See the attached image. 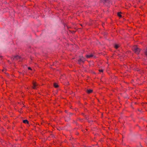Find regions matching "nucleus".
I'll list each match as a JSON object with an SVG mask.
<instances>
[{"label": "nucleus", "instance_id": "1", "mask_svg": "<svg viewBox=\"0 0 147 147\" xmlns=\"http://www.w3.org/2000/svg\"><path fill=\"white\" fill-rule=\"evenodd\" d=\"M133 50L135 53L137 54H138L140 51V49L136 46H134L133 48Z\"/></svg>", "mask_w": 147, "mask_h": 147}, {"label": "nucleus", "instance_id": "2", "mask_svg": "<svg viewBox=\"0 0 147 147\" xmlns=\"http://www.w3.org/2000/svg\"><path fill=\"white\" fill-rule=\"evenodd\" d=\"M33 88L34 89H36L37 88L38 84H36V82H33Z\"/></svg>", "mask_w": 147, "mask_h": 147}, {"label": "nucleus", "instance_id": "3", "mask_svg": "<svg viewBox=\"0 0 147 147\" xmlns=\"http://www.w3.org/2000/svg\"><path fill=\"white\" fill-rule=\"evenodd\" d=\"M93 55L92 54L90 55H86V57L87 58H90L91 57H93Z\"/></svg>", "mask_w": 147, "mask_h": 147}, {"label": "nucleus", "instance_id": "4", "mask_svg": "<svg viewBox=\"0 0 147 147\" xmlns=\"http://www.w3.org/2000/svg\"><path fill=\"white\" fill-rule=\"evenodd\" d=\"M92 90H87V92L88 94H90L92 93Z\"/></svg>", "mask_w": 147, "mask_h": 147}, {"label": "nucleus", "instance_id": "5", "mask_svg": "<svg viewBox=\"0 0 147 147\" xmlns=\"http://www.w3.org/2000/svg\"><path fill=\"white\" fill-rule=\"evenodd\" d=\"M23 122L25 123L28 124V121L27 120H24L23 121Z\"/></svg>", "mask_w": 147, "mask_h": 147}, {"label": "nucleus", "instance_id": "6", "mask_svg": "<svg viewBox=\"0 0 147 147\" xmlns=\"http://www.w3.org/2000/svg\"><path fill=\"white\" fill-rule=\"evenodd\" d=\"M80 60L82 62H84L85 61V59L83 57H82Z\"/></svg>", "mask_w": 147, "mask_h": 147}, {"label": "nucleus", "instance_id": "7", "mask_svg": "<svg viewBox=\"0 0 147 147\" xmlns=\"http://www.w3.org/2000/svg\"><path fill=\"white\" fill-rule=\"evenodd\" d=\"M54 86L56 88H57L58 87V85H57V84L56 83H54Z\"/></svg>", "mask_w": 147, "mask_h": 147}, {"label": "nucleus", "instance_id": "8", "mask_svg": "<svg viewBox=\"0 0 147 147\" xmlns=\"http://www.w3.org/2000/svg\"><path fill=\"white\" fill-rule=\"evenodd\" d=\"M119 45H117L115 44V47L116 49H117L119 47Z\"/></svg>", "mask_w": 147, "mask_h": 147}, {"label": "nucleus", "instance_id": "9", "mask_svg": "<svg viewBox=\"0 0 147 147\" xmlns=\"http://www.w3.org/2000/svg\"><path fill=\"white\" fill-rule=\"evenodd\" d=\"M117 15H118V16H119L120 17H121V13H119V12L118 13Z\"/></svg>", "mask_w": 147, "mask_h": 147}, {"label": "nucleus", "instance_id": "10", "mask_svg": "<svg viewBox=\"0 0 147 147\" xmlns=\"http://www.w3.org/2000/svg\"><path fill=\"white\" fill-rule=\"evenodd\" d=\"M99 71L100 72H103V70L102 69H100L99 70Z\"/></svg>", "mask_w": 147, "mask_h": 147}, {"label": "nucleus", "instance_id": "11", "mask_svg": "<svg viewBox=\"0 0 147 147\" xmlns=\"http://www.w3.org/2000/svg\"><path fill=\"white\" fill-rule=\"evenodd\" d=\"M28 69L29 70H31V68L30 67H28Z\"/></svg>", "mask_w": 147, "mask_h": 147}, {"label": "nucleus", "instance_id": "12", "mask_svg": "<svg viewBox=\"0 0 147 147\" xmlns=\"http://www.w3.org/2000/svg\"><path fill=\"white\" fill-rule=\"evenodd\" d=\"M146 55L147 56V54H146Z\"/></svg>", "mask_w": 147, "mask_h": 147}]
</instances>
